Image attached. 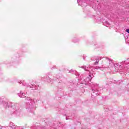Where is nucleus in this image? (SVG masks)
Wrapping results in <instances>:
<instances>
[{
	"label": "nucleus",
	"mask_w": 129,
	"mask_h": 129,
	"mask_svg": "<svg viewBox=\"0 0 129 129\" xmlns=\"http://www.w3.org/2000/svg\"><path fill=\"white\" fill-rule=\"evenodd\" d=\"M125 31L129 33V29H126Z\"/></svg>",
	"instance_id": "obj_1"
},
{
	"label": "nucleus",
	"mask_w": 129,
	"mask_h": 129,
	"mask_svg": "<svg viewBox=\"0 0 129 129\" xmlns=\"http://www.w3.org/2000/svg\"><path fill=\"white\" fill-rule=\"evenodd\" d=\"M97 64H98V61H96L95 62V65H97Z\"/></svg>",
	"instance_id": "obj_2"
}]
</instances>
